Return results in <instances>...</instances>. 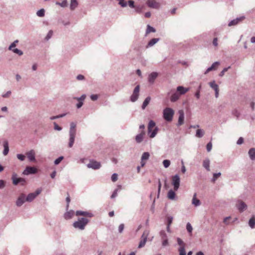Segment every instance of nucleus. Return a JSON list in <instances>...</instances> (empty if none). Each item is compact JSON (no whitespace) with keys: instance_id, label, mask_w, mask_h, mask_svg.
<instances>
[{"instance_id":"obj_1","label":"nucleus","mask_w":255,"mask_h":255,"mask_svg":"<svg viewBox=\"0 0 255 255\" xmlns=\"http://www.w3.org/2000/svg\"><path fill=\"white\" fill-rule=\"evenodd\" d=\"M77 216H82L85 217L79 218L78 220L75 222L73 226L76 229H78L83 230L85 229L86 225L89 222V220L86 217L91 218L93 216L92 213L89 212L77 211L75 213Z\"/></svg>"},{"instance_id":"obj_2","label":"nucleus","mask_w":255,"mask_h":255,"mask_svg":"<svg viewBox=\"0 0 255 255\" xmlns=\"http://www.w3.org/2000/svg\"><path fill=\"white\" fill-rule=\"evenodd\" d=\"M76 133V124L72 122L70 124V128L69 130L70 138L68 145L69 147H72L75 141Z\"/></svg>"},{"instance_id":"obj_3","label":"nucleus","mask_w":255,"mask_h":255,"mask_svg":"<svg viewBox=\"0 0 255 255\" xmlns=\"http://www.w3.org/2000/svg\"><path fill=\"white\" fill-rule=\"evenodd\" d=\"M158 128L155 126V123L150 121L148 125V134L150 138L154 137L157 134Z\"/></svg>"},{"instance_id":"obj_4","label":"nucleus","mask_w":255,"mask_h":255,"mask_svg":"<svg viewBox=\"0 0 255 255\" xmlns=\"http://www.w3.org/2000/svg\"><path fill=\"white\" fill-rule=\"evenodd\" d=\"M174 111L170 108H166L163 112V117L165 121L170 122L172 121Z\"/></svg>"},{"instance_id":"obj_5","label":"nucleus","mask_w":255,"mask_h":255,"mask_svg":"<svg viewBox=\"0 0 255 255\" xmlns=\"http://www.w3.org/2000/svg\"><path fill=\"white\" fill-rule=\"evenodd\" d=\"M12 180L13 184L15 185L18 183H20L21 185H24L26 184L25 180L22 178H17V174L15 173L12 174Z\"/></svg>"},{"instance_id":"obj_6","label":"nucleus","mask_w":255,"mask_h":255,"mask_svg":"<svg viewBox=\"0 0 255 255\" xmlns=\"http://www.w3.org/2000/svg\"><path fill=\"white\" fill-rule=\"evenodd\" d=\"M149 230H145L143 232V233L141 236V241H140V242L139 244L138 247V248H141L144 246V245H145V243L147 241V238L149 235Z\"/></svg>"},{"instance_id":"obj_7","label":"nucleus","mask_w":255,"mask_h":255,"mask_svg":"<svg viewBox=\"0 0 255 255\" xmlns=\"http://www.w3.org/2000/svg\"><path fill=\"white\" fill-rule=\"evenodd\" d=\"M172 184L174 186V189L175 191L177 190L180 185V177L178 175L172 176Z\"/></svg>"},{"instance_id":"obj_8","label":"nucleus","mask_w":255,"mask_h":255,"mask_svg":"<svg viewBox=\"0 0 255 255\" xmlns=\"http://www.w3.org/2000/svg\"><path fill=\"white\" fill-rule=\"evenodd\" d=\"M101 166V163L94 160H91L87 165V167L89 168H92L96 170L99 169Z\"/></svg>"},{"instance_id":"obj_9","label":"nucleus","mask_w":255,"mask_h":255,"mask_svg":"<svg viewBox=\"0 0 255 255\" xmlns=\"http://www.w3.org/2000/svg\"><path fill=\"white\" fill-rule=\"evenodd\" d=\"M41 192V189H37L35 192L31 193L29 194L26 199L25 201L27 202H31L37 196H38Z\"/></svg>"},{"instance_id":"obj_10","label":"nucleus","mask_w":255,"mask_h":255,"mask_svg":"<svg viewBox=\"0 0 255 255\" xmlns=\"http://www.w3.org/2000/svg\"><path fill=\"white\" fill-rule=\"evenodd\" d=\"M146 4L148 7L155 9L159 8L160 6V3L155 0H147Z\"/></svg>"},{"instance_id":"obj_11","label":"nucleus","mask_w":255,"mask_h":255,"mask_svg":"<svg viewBox=\"0 0 255 255\" xmlns=\"http://www.w3.org/2000/svg\"><path fill=\"white\" fill-rule=\"evenodd\" d=\"M139 86L137 85L134 88L133 93L130 97V100L132 102H135L138 98L139 92Z\"/></svg>"},{"instance_id":"obj_12","label":"nucleus","mask_w":255,"mask_h":255,"mask_svg":"<svg viewBox=\"0 0 255 255\" xmlns=\"http://www.w3.org/2000/svg\"><path fill=\"white\" fill-rule=\"evenodd\" d=\"M37 169L35 167L27 166L25 169L23 171V174L24 175H28L30 174H35L37 173Z\"/></svg>"},{"instance_id":"obj_13","label":"nucleus","mask_w":255,"mask_h":255,"mask_svg":"<svg viewBox=\"0 0 255 255\" xmlns=\"http://www.w3.org/2000/svg\"><path fill=\"white\" fill-rule=\"evenodd\" d=\"M236 206L240 212H243L245 210L247 209V206L245 204V203H244L242 200L238 201Z\"/></svg>"},{"instance_id":"obj_14","label":"nucleus","mask_w":255,"mask_h":255,"mask_svg":"<svg viewBox=\"0 0 255 255\" xmlns=\"http://www.w3.org/2000/svg\"><path fill=\"white\" fill-rule=\"evenodd\" d=\"M178 114H179V116L177 126H180L182 125L184 123V111L182 110H179L178 111Z\"/></svg>"},{"instance_id":"obj_15","label":"nucleus","mask_w":255,"mask_h":255,"mask_svg":"<svg viewBox=\"0 0 255 255\" xmlns=\"http://www.w3.org/2000/svg\"><path fill=\"white\" fill-rule=\"evenodd\" d=\"M86 98V95H83L80 98H74V99L77 100L78 101V104L76 105V107L78 109L80 108L83 105V101Z\"/></svg>"},{"instance_id":"obj_16","label":"nucleus","mask_w":255,"mask_h":255,"mask_svg":"<svg viewBox=\"0 0 255 255\" xmlns=\"http://www.w3.org/2000/svg\"><path fill=\"white\" fill-rule=\"evenodd\" d=\"M209 84L210 87L215 91V97L218 98L219 91L218 85L215 83V81L210 82Z\"/></svg>"},{"instance_id":"obj_17","label":"nucleus","mask_w":255,"mask_h":255,"mask_svg":"<svg viewBox=\"0 0 255 255\" xmlns=\"http://www.w3.org/2000/svg\"><path fill=\"white\" fill-rule=\"evenodd\" d=\"M27 158L30 161H35V152L33 150H31L26 153Z\"/></svg>"},{"instance_id":"obj_18","label":"nucleus","mask_w":255,"mask_h":255,"mask_svg":"<svg viewBox=\"0 0 255 255\" xmlns=\"http://www.w3.org/2000/svg\"><path fill=\"white\" fill-rule=\"evenodd\" d=\"M219 65H220V63L219 62H214L210 67L208 68L206 70L205 74H207L212 70H216L217 69L218 67L219 66Z\"/></svg>"},{"instance_id":"obj_19","label":"nucleus","mask_w":255,"mask_h":255,"mask_svg":"<svg viewBox=\"0 0 255 255\" xmlns=\"http://www.w3.org/2000/svg\"><path fill=\"white\" fill-rule=\"evenodd\" d=\"M25 202V195L23 194H22L20 195L16 201V205L17 206H21L23 203Z\"/></svg>"},{"instance_id":"obj_20","label":"nucleus","mask_w":255,"mask_h":255,"mask_svg":"<svg viewBox=\"0 0 255 255\" xmlns=\"http://www.w3.org/2000/svg\"><path fill=\"white\" fill-rule=\"evenodd\" d=\"M145 131L144 130H142L141 132L139 134H137L136 136V137H135L136 141L137 143L141 142L143 139V136L145 135Z\"/></svg>"},{"instance_id":"obj_21","label":"nucleus","mask_w":255,"mask_h":255,"mask_svg":"<svg viewBox=\"0 0 255 255\" xmlns=\"http://www.w3.org/2000/svg\"><path fill=\"white\" fill-rule=\"evenodd\" d=\"M188 91H189V89L188 88H184V87H183L182 86H178L177 88V92L179 94H180V95H183V94H185Z\"/></svg>"},{"instance_id":"obj_22","label":"nucleus","mask_w":255,"mask_h":255,"mask_svg":"<svg viewBox=\"0 0 255 255\" xmlns=\"http://www.w3.org/2000/svg\"><path fill=\"white\" fill-rule=\"evenodd\" d=\"M75 215V212L73 210H70L69 211L67 212L64 214V218L66 220H69L73 217Z\"/></svg>"},{"instance_id":"obj_23","label":"nucleus","mask_w":255,"mask_h":255,"mask_svg":"<svg viewBox=\"0 0 255 255\" xmlns=\"http://www.w3.org/2000/svg\"><path fill=\"white\" fill-rule=\"evenodd\" d=\"M244 18H245L244 17H242L240 18H237L235 19H234V20H232L231 22H230L228 25L229 26L235 25L237 24L240 21H241L242 20H243Z\"/></svg>"},{"instance_id":"obj_24","label":"nucleus","mask_w":255,"mask_h":255,"mask_svg":"<svg viewBox=\"0 0 255 255\" xmlns=\"http://www.w3.org/2000/svg\"><path fill=\"white\" fill-rule=\"evenodd\" d=\"M157 75L158 74L156 72L151 73L148 76V81L151 83H153Z\"/></svg>"},{"instance_id":"obj_25","label":"nucleus","mask_w":255,"mask_h":255,"mask_svg":"<svg viewBox=\"0 0 255 255\" xmlns=\"http://www.w3.org/2000/svg\"><path fill=\"white\" fill-rule=\"evenodd\" d=\"M196 193H195L192 201V204H193L195 206H199L201 204L200 201L196 198Z\"/></svg>"},{"instance_id":"obj_26","label":"nucleus","mask_w":255,"mask_h":255,"mask_svg":"<svg viewBox=\"0 0 255 255\" xmlns=\"http://www.w3.org/2000/svg\"><path fill=\"white\" fill-rule=\"evenodd\" d=\"M4 150L3 151V154L4 155H6L9 151V147H8V143L7 141H4L3 143Z\"/></svg>"},{"instance_id":"obj_27","label":"nucleus","mask_w":255,"mask_h":255,"mask_svg":"<svg viewBox=\"0 0 255 255\" xmlns=\"http://www.w3.org/2000/svg\"><path fill=\"white\" fill-rule=\"evenodd\" d=\"M180 94H179L177 92L172 94L170 97V100L172 102H174L178 100L180 96Z\"/></svg>"},{"instance_id":"obj_28","label":"nucleus","mask_w":255,"mask_h":255,"mask_svg":"<svg viewBox=\"0 0 255 255\" xmlns=\"http://www.w3.org/2000/svg\"><path fill=\"white\" fill-rule=\"evenodd\" d=\"M203 166L207 171H210V160L209 159H206L203 161Z\"/></svg>"},{"instance_id":"obj_29","label":"nucleus","mask_w":255,"mask_h":255,"mask_svg":"<svg viewBox=\"0 0 255 255\" xmlns=\"http://www.w3.org/2000/svg\"><path fill=\"white\" fill-rule=\"evenodd\" d=\"M249 154L252 160H255V148H251L249 151Z\"/></svg>"},{"instance_id":"obj_30","label":"nucleus","mask_w":255,"mask_h":255,"mask_svg":"<svg viewBox=\"0 0 255 255\" xmlns=\"http://www.w3.org/2000/svg\"><path fill=\"white\" fill-rule=\"evenodd\" d=\"M78 5V2L77 0H71L70 3V9L71 10H74Z\"/></svg>"},{"instance_id":"obj_31","label":"nucleus","mask_w":255,"mask_h":255,"mask_svg":"<svg viewBox=\"0 0 255 255\" xmlns=\"http://www.w3.org/2000/svg\"><path fill=\"white\" fill-rule=\"evenodd\" d=\"M249 225L250 227L253 229L255 226V217L254 216L252 217L249 220Z\"/></svg>"},{"instance_id":"obj_32","label":"nucleus","mask_w":255,"mask_h":255,"mask_svg":"<svg viewBox=\"0 0 255 255\" xmlns=\"http://www.w3.org/2000/svg\"><path fill=\"white\" fill-rule=\"evenodd\" d=\"M205 133L204 130L202 129H198L196 131V136L198 137H202Z\"/></svg>"},{"instance_id":"obj_33","label":"nucleus","mask_w":255,"mask_h":255,"mask_svg":"<svg viewBox=\"0 0 255 255\" xmlns=\"http://www.w3.org/2000/svg\"><path fill=\"white\" fill-rule=\"evenodd\" d=\"M150 97H147L145 100L144 101L142 105V109H144L145 107L148 105V104L150 102Z\"/></svg>"},{"instance_id":"obj_34","label":"nucleus","mask_w":255,"mask_h":255,"mask_svg":"<svg viewBox=\"0 0 255 255\" xmlns=\"http://www.w3.org/2000/svg\"><path fill=\"white\" fill-rule=\"evenodd\" d=\"M158 38H152L149 41L147 47H150L153 46L154 44L157 43L158 41Z\"/></svg>"},{"instance_id":"obj_35","label":"nucleus","mask_w":255,"mask_h":255,"mask_svg":"<svg viewBox=\"0 0 255 255\" xmlns=\"http://www.w3.org/2000/svg\"><path fill=\"white\" fill-rule=\"evenodd\" d=\"M167 197L169 199L173 200L175 197V192L173 190H170L168 193Z\"/></svg>"},{"instance_id":"obj_36","label":"nucleus","mask_w":255,"mask_h":255,"mask_svg":"<svg viewBox=\"0 0 255 255\" xmlns=\"http://www.w3.org/2000/svg\"><path fill=\"white\" fill-rule=\"evenodd\" d=\"M149 154L147 152H144L141 156V160H146L149 158Z\"/></svg>"},{"instance_id":"obj_37","label":"nucleus","mask_w":255,"mask_h":255,"mask_svg":"<svg viewBox=\"0 0 255 255\" xmlns=\"http://www.w3.org/2000/svg\"><path fill=\"white\" fill-rule=\"evenodd\" d=\"M155 31V29L150 26V25H147V29H146V33L148 34V33H149L150 32H154Z\"/></svg>"},{"instance_id":"obj_38","label":"nucleus","mask_w":255,"mask_h":255,"mask_svg":"<svg viewBox=\"0 0 255 255\" xmlns=\"http://www.w3.org/2000/svg\"><path fill=\"white\" fill-rule=\"evenodd\" d=\"M56 4L63 7H66L68 5V3L66 0H64L62 2H57Z\"/></svg>"},{"instance_id":"obj_39","label":"nucleus","mask_w":255,"mask_h":255,"mask_svg":"<svg viewBox=\"0 0 255 255\" xmlns=\"http://www.w3.org/2000/svg\"><path fill=\"white\" fill-rule=\"evenodd\" d=\"M186 229H187V231L191 235L192 232L193 230V228H192L191 225L189 223H188L187 224Z\"/></svg>"},{"instance_id":"obj_40","label":"nucleus","mask_w":255,"mask_h":255,"mask_svg":"<svg viewBox=\"0 0 255 255\" xmlns=\"http://www.w3.org/2000/svg\"><path fill=\"white\" fill-rule=\"evenodd\" d=\"M221 173H214L213 174V177L212 178V182H215V181L218 178H219L221 176Z\"/></svg>"},{"instance_id":"obj_41","label":"nucleus","mask_w":255,"mask_h":255,"mask_svg":"<svg viewBox=\"0 0 255 255\" xmlns=\"http://www.w3.org/2000/svg\"><path fill=\"white\" fill-rule=\"evenodd\" d=\"M44 9H41L37 12V15L39 17H43L44 16Z\"/></svg>"},{"instance_id":"obj_42","label":"nucleus","mask_w":255,"mask_h":255,"mask_svg":"<svg viewBox=\"0 0 255 255\" xmlns=\"http://www.w3.org/2000/svg\"><path fill=\"white\" fill-rule=\"evenodd\" d=\"M177 241L178 244L180 246V247H185V244L181 239L177 238Z\"/></svg>"},{"instance_id":"obj_43","label":"nucleus","mask_w":255,"mask_h":255,"mask_svg":"<svg viewBox=\"0 0 255 255\" xmlns=\"http://www.w3.org/2000/svg\"><path fill=\"white\" fill-rule=\"evenodd\" d=\"M163 164L165 168H167L169 166L170 164V161L169 160H164L163 161Z\"/></svg>"},{"instance_id":"obj_44","label":"nucleus","mask_w":255,"mask_h":255,"mask_svg":"<svg viewBox=\"0 0 255 255\" xmlns=\"http://www.w3.org/2000/svg\"><path fill=\"white\" fill-rule=\"evenodd\" d=\"M179 252L180 255H186L185 247H180L179 249Z\"/></svg>"},{"instance_id":"obj_45","label":"nucleus","mask_w":255,"mask_h":255,"mask_svg":"<svg viewBox=\"0 0 255 255\" xmlns=\"http://www.w3.org/2000/svg\"><path fill=\"white\" fill-rule=\"evenodd\" d=\"M231 68L230 66L227 67V68H225L219 74V76H221V77H222L225 74V73L226 72H227L229 69H230Z\"/></svg>"},{"instance_id":"obj_46","label":"nucleus","mask_w":255,"mask_h":255,"mask_svg":"<svg viewBox=\"0 0 255 255\" xmlns=\"http://www.w3.org/2000/svg\"><path fill=\"white\" fill-rule=\"evenodd\" d=\"M160 236L161 237L162 240L167 239V236H166V234L165 231H161L160 233Z\"/></svg>"},{"instance_id":"obj_47","label":"nucleus","mask_w":255,"mask_h":255,"mask_svg":"<svg viewBox=\"0 0 255 255\" xmlns=\"http://www.w3.org/2000/svg\"><path fill=\"white\" fill-rule=\"evenodd\" d=\"M167 226H170V225L172 224V221H173V217H171V216H168L167 217Z\"/></svg>"},{"instance_id":"obj_48","label":"nucleus","mask_w":255,"mask_h":255,"mask_svg":"<svg viewBox=\"0 0 255 255\" xmlns=\"http://www.w3.org/2000/svg\"><path fill=\"white\" fill-rule=\"evenodd\" d=\"M17 158L20 160V161H23L24 160L25 158V155L21 154H17Z\"/></svg>"},{"instance_id":"obj_49","label":"nucleus","mask_w":255,"mask_h":255,"mask_svg":"<svg viewBox=\"0 0 255 255\" xmlns=\"http://www.w3.org/2000/svg\"><path fill=\"white\" fill-rule=\"evenodd\" d=\"M12 50L13 52L18 54L19 55H22L23 54V52L21 50L18 49L17 48L13 49Z\"/></svg>"},{"instance_id":"obj_50","label":"nucleus","mask_w":255,"mask_h":255,"mask_svg":"<svg viewBox=\"0 0 255 255\" xmlns=\"http://www.w3.org/2000/svg\"><path fill=\"white\" fill-rule=\"evenodd\" d=\"M119 4L122 7H125L127 5V2L125 0H119Z\"/></svg>"},{"instance_id":"obj_51","label":"nucleus","mask_w":255,"mask_h":255,"mask_svg":"<svg viewBox=\"0 0 255 255\" xmlns=\"http://www.w3.org/2000/svg\"><path fill=\"white\" fill-rule=\"evenodd\" d=\"M18 42V40L14 41L9 47V50H13L12 48L15 47L16 45V43Z\"/></svg>"},{"instance_id":"obj_52","label":"nucleus","mask_w":255,"mask_h":255,"mask_svg":"<svg viewBox=\"0 0 255 255\" xmlns=\"http://www.w3.org/2000/svg\"><path fill=\"white\" fill-rule=\"evenodd\" d=\"M65 116V114H61V115H59L58 116L51 117H50V119L51 120H54L56 119L63 117Z\"/></svg>"},{"instance_id":"obj_53","label":"nucleus","mask_w":255,"mask_h":255,"mask_svg":"<svg viewBox=\"0 0 255 255\" xmlns=\"http://www.w3.org/2000/svg\"><path fill=\"white\" fill-rule=\"evenodd\" d=\"M63 159V156L59 157V158H58L57 159H56L55 160L54 163L56 165L58 164Z\"/></svg>"},{"instance_id":"obj_54","label":"nucleus","mask_w":255,"mask_h":255,"mask_svg":"<svg viewBox=\"0 0 255 255\" xmlns=\"http://www.w3.org/2000/svg\"><path fill=\"white\" fill-rule=\"evenodd\" d=\"M207 150L208 152L210 151L212 148V144L211 142H209L206 146Z\"/></svg>"},{"instance_id":"obj_55","label":"nucleus","mask_w":255,"mask_h":255,"mask_svg":"<svg viewBox=\"0 0 255 255\" xmlns=\"http://www.w3.org/2000/svg\"><path fill=\"white\" fill-rule=\"evenodd\" d=\"M111 179L113 182L116 181L118 180V174L116 173L113 174L112 176Z\"/></svg>"},{"instance_id":"obj_56","label":"nucleus","mask_w":255,"mask_h":255,"mask_svg":"<svg viewBox=\"0 0 255 255\" xmlns=\"http://www.w3.org/2000/svg\"><path fill=\"white\" fill-rule=\"evenodd\" d=\"M52 34H53V31H52V30H50V31L48 32V34H47V36H46V38H46L47 40H48L49 39H50V38L51 37V36H52Z\"/></svg>"},{"instance_id":"obj_57","label":"nucleus","mask_w":255,"mask_h":255,"mask_svg":"<svg viewBox=\"0 0 255 255\" xmlns=\"http://www.w3.org/2000/svg\"><path fill=\"white\" fill-rule=\"evenodd\" d=\"M54 129L57 130H61L62 128L59 127L55 122L54 123Z\"/></svg>"},{"instance_id":"obj_58","label":"nucleus","mask_w":255,"mask_h":255,"mask_svg":"<svg viewBox=\"0 0 255 255\" xmlns=\"http://www.w3.org/2000/svg\"><path fill=\"white\" fill-rule=\"evenodd\" d=\"M231 219V217H226L224 219V221H223V222L226 224V225H228L229 224V221Z\"/></svg>"},{"instance_id":"obj_59","label":"nucleus","mask_w":255,"mask_h":255,"mask_svg":"<svg viewBox=\"0 0 255 255\" xmlns=\"http://www.w3.org/2000/svg\"><path fill=\"white\" fill-rule=\"evenodd\" d=\"M162 246H166L168 245V239H164V240H162Z\"/></svg>"},{"instance_id":"obj_60","label":"nucleus","mask_w":255,"mask_h":255,"mask_svg":"<svg viewBox=\"0 0 255 255\" xmlns=\"http://www.w3.org/2000/svg\"><path fill=\"white\" fill-rule=\"evenodd\" d=\"M124 229V225L123 224H121L119 227V231L120 233H122Z\"/></svg>"},{"instance_id":"obj_61","label":"nucleus","mask_w":255,"mask_h":255,"mask_svg":"<svg viewBox=\"0 0 255 255\" xmlns=\"http://www.w3.org/2000/svg\"><path fill=\"white\" fill-rule=\"evenodd\" d=\"M213 44L215 46H217L218 44V38H214V39H213Z\"/></svg>"},{"instance_id":"obj_62","label":"nucleus","mask_w":255,"mask_h":255,"mask_svg":"<svg viewBox=\"0 0 255 255\" xmlns=\"http://www.w3.org/2000/svg\"><path fill=\"white\" fill-rule=\"evenodd\" d=\"M243 142H244V138L243 137H241L239 138L237 143L238 144H241L243 143Z\"/></svg>"},{"instance_id":"obj_63","label":"nucleus","mask_w":255,"mask_h":255,"mask_svg":"<svg viewBox=\"0 0 255 255\" xmlns=\"http://www.w3.org/2000/svg\"><path fill=\"white\" fill-rule=\"evenodd\" d=\"M117 194H118V189H116L113 193V194L111 196V198H114L116 197L117 196Z\"/></svg>"},{"instance_id":"obj_64","label":"nucleus","mask_w":255,"mask_h":255,"mask_svg":"<svg viewBox=\"0 0 255 255\" xmlns=\"http://www.w3.org/2000/svg\"><path fill=\"white\" fill-rule=\"evenodd\" d=\"M91 99L93 101H95L98 99V95H92L91 96Z\"/></svg>"}]
</instances>
